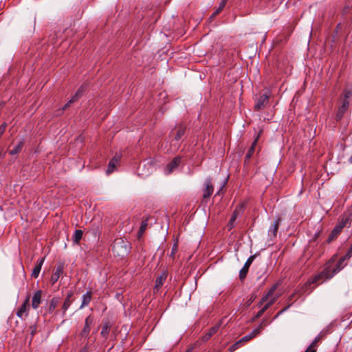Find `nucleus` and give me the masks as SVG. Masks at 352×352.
Masks as SVG:
<instances>
[{"label": "nucleus", "instance_id": "1", "mask_svg": "<svg viewBox=\"0 0 352 352\" xmlns=\"http://www.w3.org/2000/svg\"><path fill=\"white\" fill-rule=\"evenodd\" d=\"M336 261L337 255L334 254L329 261L325 263L323 270L316 274L309 280V284L316 283L319 285L325 280L331 279L346 265L344 263L346 259L344 256L340 257L337 262Z\"/></svg>", "mask_w": 352, "mask_h": 352}, {"label": "nucleus", "instance_id": "2", "mask_svg": "<svg viewBox=\"0 0 352 352\" xmlns=\"http://www.w3.org/2000/svg\"><path fill=\"white\" fill-rule=\"evenodd\" d=\"M350 221V217L349 215H342L340 217L338 224L335 226L331 233L329 234L327 242L330 243L334 240L338 234L342 232V229L346 227Z\"/></svg>", "mask_w": 352, "mask_h": 352}, {"label": "nucleus", "instance_id": "3", "mask_svg": "<svg viewBox=\"0 0 352 352\" xmlns=\"http://www.w3.org/2000/svg\"><path fill=\"white\" fill-rule=\"evenodd\" d=\"M124 241L121 239L116 240L112 245V250L115 254L118 256H124L128 252L126 245L124 244Z\"/></svg>", "mask_w": 352, "mask_h": 352}, {"label": "nucleus", "instance_id": "4", "mask_svg": "<svg viewBox=\"0 0 352 352\" xmlns=\"http://www.w3.org/2000/svg\"><path fill=\"white\" fill-rule=\"evenodd\" d=\"M278 285L275 284L270 290L265 294V310L267 309L269 306L272 305L276 300V298L280 295L279 293H275V291L277 288Z\"/></svg>", "mask_w": 352, "mask_h": 352}, {"label": "nucleus", "instance_id": "5", "mask_svg": "<svg viewBox=\"0 0 352 352\" xmlns=\"http://www.w3.org/2000/svg\"><path fill=\"white\" fill-rule=\"evenodd\" d=\"M30 309V296H27L24 302L16 311V316L20 318L27 317Z\"/></svg>", "mask_w": 352, "mask_h": 352}, {"label": "nucleus", "instance_id": "6", "mask_svg": "<svg viewBox=\"0 0 352 352\" xmlns=\"http://www.w3.org/2000/svg\"><path fill=\"white\" fill-rule=\"evenodd\" d=\"M120 160L121 154L116 153V155L113 156V157L110 160L109 163L108 168L106 170L107 175H109L116 170V168L118 166Z\"/></svg>", "mask_w": 352, "mask_h": 352}, {"label": "nucleus", "instance_id": "7", "mask_svg": "<svg viewBox=\"0 0 352 352\" xmlns=\"http://www.w3.org/2000/svg\"><path fill=\"white\" fill-rule=\"evenodd\" d=\"M180 162V157L178 156L173 158V160L166 165V167L164 169V173L166 175H169L173 173L179 166Z\"/></svg>", "mask_w": 352, "mask_h": 352}, {"label": "nucleus", "instance_id": "8", "mask_svg": "<svg viewBox=\"0 0 352 352\" xmlns=\"http://www.w3.org/2000/svg\"><path fill=\"white\" fill-rule=\"evenodd\" d=\"M280 218H276L272 223L268 230V236L270 237V241H273L274 238L276 237L278 229L280 224Z\"/></svg>", "mask_w": 352, "mask_h": 352}, {"label": "nucleus", "instance_id": "9", "mask_svg": "<svg viewBox=\"0 0 352 352\" xmlns=\"http://www.w3.org/2000/svg\"><path fill=\"white\" fill-rule=\"evenodd\" d=\"M263 320H262L261 324L254 330H252L249 334L243 336L242 338H241L239 340L241 341L242 344L244 342H248L252 338H255L257 335H258L261 330H262V324H263Z\"/></svg>", "mask_w": 352, "mask_h": 352}, {"label": "nucleus", "instance_id": "10", "mask_svg": "<svg viewBox=\"0 0 352 352\" xmlns=\"http://www.w3.org/2000/svg\"><path fill=\"white\" fill-rule=\"evenodd\" d=\"M64 270L63 265L60 263L58 265L54 272L52 274L50 278V283L52 285L55 284L59 279V278L63 275Z\"/></svg>", "mask_w": 352, "mask_h": 352}, {"label": "nucleus", "instance_id": "11", "mask_svg": "<svg viewBox=\"0 0 352 352\" xmlns=\"http://www.w3.org/2000/svg\"><path fill=\"white\" fill-rule=\"evenodd\" d=\"M255 255H253V256H250L247 261L245 262L243 267L240 270V272H239V278L242 280L243 279L246 275H247V273L248 272V269L251 265V263H252V261H254V258H255Z\"/></svg>", "mask_w": 352, "mask_h": 352}, {"label": "nucleus", "instance_id": "12", "mask_svg": "<svg viewBox=\"0 0 352 352\" xmlns=\"http://www.w3.org/2000/svg\"><path fill=\"white\" fill-rule=\"evenodd\" d=\"M94 322V319L91 316H89L85 318V327L81 332V336L83 338H87L90 332V327Z\"/></svg>", "mask_w": 352, "mask_h": 352}, {"label": "nucleus", "instance_id": "13", "mask_svg": "<svg viewBox=\"0 0 352 352\" xmlns=\"http://www.w3.org/2000/svg\"><path fill=\"white\" fill-rule=\"evenodd\" d=\"M349 107V101H342V105L338 108L336 115V120H340Z\"/></svg>", "mask_w": 352, "mask_h": 352}, {"label": "nucleus", "instance_id": "14", "mask_svg": "<svg viewBox=\"0 0 352 352\" xmlns=\"http://www.w3.org/2000/svg\"><path fill=\"white\" fill-rule=\"evenodd\" d=\"M83 93V88L80 87L79 88L76 94L70 98V100L63 106L62 111H65L66 109H67L71 104L76 102L78 98H80L82 96Z\"/></svg>", "mask_w": 352, "mask_h": 352}, {"label": "nucleus", "instance_id": "15", "mask_svg": "<svg viewBox=\"0 0 352 352\" xmlns=\"http://www.w3.org/2000/svg\"><path fill=\"white\" fill-rule=\"evenodd\" d=\"M205 188L204 190V198L209 197L213 192V186L212 184V179L207 178L204 183Z\"/></svg>", "mask_w": 352, "mask_h": 352}, {"label": "nucleus", "instance_id": "16", "mask_svg": "<svg viewBox=\"0 0 352 352\" xmlns=\"http://www.w3.org/2000/svg\"><path fill=\"white\" fill-rule=\"evenodd\" d=\"M42 291L38 290L33 294L32 299V307L36 309L41 303Z\"/></svg>", "mask_w": 352, "mask_h": 352}, {"label": "nucleus", "instance_id": "17", "mask_svg": "<svg viewBox=\"0 0 352 352\" xmlns=\"http://www.w3.org/2000/svg\"><path fill=\"white\" fill-rule=\"evenodd\" d=\"M167 278L166 272H163L161 273L160 276H158L155 280V284L154 287V290L158 292L160 287L163 285Z\"/></svg>", "mask_w": 352, "mask_h": 352}, {"label": "nucleus", "instance_id": "18", "mask_svg": "<svg viewBox=\"0 0 352 352\" xmlns=\"http://www.w3.org/2000/svg\"><path fill=\"white\" fill-rule=\"evenodd\" d=\"M44 261H45L44 257L41 258L38 260H37L36 264L34 266V267L32 270V274H31L32 277L36 278L38 276L41 270V267H42V265L44 263Z\"/></svg>", "mask_w": 352, "mask_h": 352}, {"label": "nucleus", "instance_id": "19", "mask_svg": "<svg viewBox=\"0 0 352 352\" xmlns=\"http://www.w3.org/2000/svg\"><path fill=\"white\" fill-rule=\"evenodd\" d=\"M221 322H219L210 328L208 333H206L202 338L204 341H208L214 333L219 329Z\"/></svg>", "mask_w": 352, "mask_h": 352}, {"label": "nucleus", "instance_id": "20", "mask_svg": "<svg viewBox=\"0 0 352 352\" xmlns=\"http://www.w3.org/2000/svg\"><path fill=\"white\" fill-rule=\"evenodd\" d=\"M73 294H74L72 292H69L67 294V296H66V298L63 302V304L62 305V307H61L63 315L65 314L66 311L68 309V308L69 307V306L72 304L71 298H72Z\"/></svg>", "mask_w": 352, "mask_h": 352}, {"label": "nucleus", "instance_id": "21", "mask_svg": "<svg viewBox=\"0 0 352 352\" xmlns=\"http://www.w3.org/2000/svg\"><path fill=\"white\" fill-rule=\"evenodd\" d=\"M91 300V292L88 291L82 296V304L80 305V309L88 305Z\"/></svg>", "mask_w": 352, "mask_h": 352}, {"label": "nucleus", "instance_id": "22", "mask_svg": "<svg viewBox=\"0 0 352 352\" xmlns=\"http://www.w3.org/2000/svg\"><path fill=\"white\" fill-rule=\"evenodd\" d=\"M24 146V140H21L16 146H14L12 149L10 150L9 153L11 155H14L19 153Z\"/></svg>", "mask_w": 352, "mask_h": 352}, {"label": "nucleus", "instance_id": "23", "mask_svg": "<svg viewBox=\"0 0 352 352\" xmlns=\"http://www.w3.org/2000/svg\"><path fill=\"white\" fill-rule=\"evenodd\" d=\"M60 302V298L54 297L51 299L49 305V312L52 313Z\"/></svg>", "mask_w": 352, "mask_h": 352}, {"label": "nucleus", "instance_id": "24", "mask_svg": "<svg viewBox=\"0 0 352 352\" xmlns=\"http://www.w3.org/2000/svg\"><path fill=\"white\" fill-rule=\"evenodd\" d=\"M185 133V127L179 126L176 131V133L174 137V140L178 142Z\"/></svg>", "mask_w": 352, "mask_h": 352}, {"label": "nucleus", "instance_id": "25", "mask_svg": "<svg viewBox=\"0 0 352 352\" xmlns=\"http://www.w3.org/2000/svg\"><path fill=\"white\" fill-rule=\"evenodd\" d=\"M110 328L111 325L109 322H105L102 328V331L100 333L101 336H103L104 338H107L109 333Z\"/></svg>", "mask_w": 352, "mask_h": 352}, {"label": "nucleus", "instance_id": "26", "mask_svg": "<svg viewBox=\"0 0 352 352\" xmlns=\"http://www.w3.org/2000/svg\"><path fill=\"white\" fill-rule=\"evenodd\" d=\"M82 236V231L81 230H76L73 236V241L76 243H78Z\"/></svg>", "mask_w": 352, "mask_h": 352}, {"label": "nucleus", "instance_id": "27", "mask_svg": "<svg viewBox=\"0 0 352 352\" xmlns=\"http://www.w3.org/2000/svg\"><path fill=\"white\" fill-rule=\"evenodd\" d=\"M352 96V89H345L343 92V101H349V99Z\"/></svg>", "mask_w": 352, "mask_h": 352}, {"label": "nucleus", "instance_id": "28", "mask_svg": "<svg viewBox=\"0 0 352 352\" xmlns=\"http://www.w3.org/2000/svg\"><path fill=\"white\" fill-rule=\"evenodd\" d=\"M147 226H148L147 219L142 221L140 230L138 231L139 235H142L144 232V231L146 230V229L147 228Z\"/></svg>", "mask_w": 352, "mask_h": 352}, {"label": "nucleus", "instance_id": "29", "mask_svg": "<svg viewBox=\"0 0 352 352\" xmlns=\"http://www.w3.org/2000/svg\"><path fill=\"white\" fill-rule=\"evenodd\" d=\"M242 345L243 344L241 343V341L238 340L237 342H236L235 343L230 346V347L229 348V351L233 352L238 349L239 348H240Z\"/></svg>", "mask_w": 352, "mask_h": 352}, {"label": "nucleus", "instance_id": "30", "mask_svg": "<svg viewBox=\"0 0 352 352\" xmlns=\"http://www.w3.org/2000/svg\"><path fill=\"white\" fill-rule=\"evenodd\" d=\"M238 214H239L238 210H235L234 213H233V214H232V217L230 219V221H229V224H230V228L234 227V222H235V221L236 219Z\"/></svg>", "mask_w": 352, "mask_h": 352}, {"label": "nucleus", "instance_id": "31", "mask_svg": "<svg viewBox=\"0 0 352 352\" xmlns=\"http://www.w3.org/2000/svg\"><path fill=\"white\" fill-rule=\"evenodd\" d=\"M263 105H264V98H263V97L261 96L258 99L257 103L255 104L254 108L256 110H260Z\"/></svg>", "mask_w": 352, "mask_h": 352}, {"label": "nucleus", "instance_id": "32", "mask_svg": "<svg viewBox=\"0 0 352 352\" xmlns=\"http://www.w3.org/2000/svg\"><path fill=\"white\" fill-rule=\"evenodd\" d=\"M321 339L322 337L320 335L317 336L309 346H312V348L316 349L317 344L321 340Z\"/></svg>", "mask_w": 352, "mask_h": 352}, {"label": "nucleus", "instance_id": "33", "mask_svg": "<svg viewBox=\"0 0 352 352\" xmlns=\"http://www.w3.org/2000/svg\"><path fill=\"white\" fill-rule=\"evenodd\" d=\"M346 260H349L352 257V244L350 245L347 252L343 256Z\"/></svg>", "mask_w": 352, "mask_h": 352}, {"label": "nucleus", "instance_id": "34", "mask_svg": "<svg viewBox=\"0 0 352 352\" xmlns=\"http://www.w3.org/2000/svg\"><path fill=\"white\" fill-rule=\"evenodd\" d=\"M256 144V141L253 143V145L252 146L251 148L249 150V151L247 153L245 157L247 159L250 158L252 153H254V145Z\"/></svg>", "mask_w": 352, "mask_h": 352}, {"label": "nucleus", "instance_id": "35", "mask_svg": "<svg viewBox=\"0 0 352 352\" xmlns=\"http://www.w3.org/2000/svg\"><path fill=\"white\" fill-rule=\"evenodd\" d=\"M264 313V307H261L260 310L258 311V313L256 314V316L252 318L253 320H255L256 319L260 318L263 314Z\"/></svg>", "mask_w": 352, "mask_h": 352}, {"label": "nucleus", "instance_id": "36", "mask_svg": "<svg viewBox=\"0 0 352 352\" xmlns=\"http://www.w3.org/2000/svg\"><path fill=\"white\" fill-rule=\"evenodd\" d=\"M226 3H227L224 0H221V1L219 3V10H223V9L225 8Z\"/></svg>", "mask_w": 352, "mask_h": 352}, {"label": "nucleus", "instance_id": "37", "mask_svg": "<svg viewBox=\"0 0 352 352\" xmlns=\"http://www.w3.org/2000/svg\"><path fill=\"white\" fill-rule=\"evenodd\" d=\"M305 352H316V349L312 348V346H309Z\"/></svg>", "mask_w": 352, "mask_h": 352}, {"label": "nucleus", "instance_id": "38", "mask_svg": "<svg viewBox=\"0 0 352 352\" xmlns=\"http://www.w3.org/2000/svg\"><path fill=\"white\" fill-rule=\"evenodd\" d=\"M222 10H219V8H218L216 11L213 13V14L211 16V17H214L216 15H217L218 14L220 13V12Z\"/></svg>", "mask_w": 352, "mask_h": 352}, {"label": "nucleus", "instance_id": "39", "mask_svg": "<svg viewBox=\"0 0 352 352\" xmlns=\"http://www.w3.org/2000/svg\"><path fill=\"white\" fill-rule=\"evenodd\" d=\"M80 352H88V349L87 347H84Z\"/></svg>", "mask_w": 352, "mask_h": 352}, {"label": "nucleus", "instance_id": "40", "mask_svg": "<svg viewBox=\"0 0 352 352\" xmlns=\"http://www.w3.org/2000/svg\"><path fill=\"white\" fill-rule=\"evenodd\" d=\"M263 302H264V296H263L261 298L259 302H260V303H263Z\"/></svg>", "mask_w": 352, "mask_h": 352}, {"label": "nucleus", "instance_id": "41", "mask_svg": "<svg viewBox=\"0 0 352 352\" xmlns=\"http://www.w3.org/2000/svg\"><path fill=\"white\" fill-rule=\"evenodd\" d=\"M348 161L350 164H352V155L350 157Z\"/></svg>", "mask_w": 352, "mask_h": 352}, {"label": "nucleus", "instance_id": "42", "mask_svg": "<svg viewBox=\"0 0 352 352\" xmlns=\"http://www.w3.org/2000/svg\"><path fill=\"white\" fill-rule=\"evenodd\" d=\"M277 4H278V1H276V3H274L273 6H276Z\"/></svg>", "mask_w": 352, "mask_h": 352}, {"label": "nucleus", "instance_id": "43", "mask_svg": "<svg viewBox=\"0 0 352 352\" xmlns=\"http://www.w3.org/2000/svg\"><path fill=\"white\" fill-rule=\"evenodd\" d=\"M226 3H228V1H230V0H224Z\"/></svg>", "mask_w": 352, "mask_h": 352}, {"label": "nucleus", "instance_id": "44", "mask_svg": "<svg viewBox=\"0 0 352 352\" xmlns=\"http://www.w3.org/2000/svg\"><path fill=\"white\" fill-rule=\"evenodd\" d=\"M1 152H2V151H1V149L0 148V155H1Z\"/></svg>", "mask_w": 352, "mask_h": 352}, {"label": "nucleus", "instance_id": "45", "mask_svg": "<svg viewBox=\"0 0 352 352\" xmlns=\"http://www.w3.org/2000/svg\"><path fill=\"white\" fill-rule=\"evenodd\" d=\"M191 349L188 350L186 352H190Z\"/></svg>", "mask_w": 352, "mask_h": 352}]
</instances>
